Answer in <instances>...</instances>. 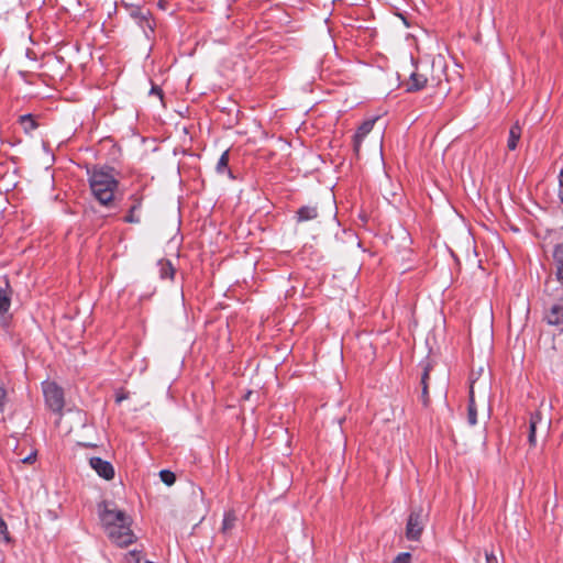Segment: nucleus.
<instances>
[{
	"label": "nucleus",
	"instance_id": "obj_1",
	"mask_svg": "<svg viewBox=\"0 0 563 563\" xmlns=\"http://www.w3.org/2000/svg\"><path fill=\"white\" fill-rule=\"evenodd\" d=\"M110 506L111 504L107 501L99 505V516L107 536L119 547H128L135 541V536L131 530L132 520L125 511Z\"/></svg>",
	"mask_w": 563,
	"mask_h": 563
},
{
	"label": "nucleus",
	"instance_id": "obj_2",
	"mask_svg": "<svg viewBox=\"0 0 563 563\" xmlns=\"http://www.w3.org/2000/svg\"><path fill=\"white\" fill-rule=\"evenodd\" d=\"M88 183L93 198L103 207H111L114 202L115 191L119 188V172L103 165L93 166L87 170Z\"/></svg>",
	"mask_w": 563,
	"mask_h": 563
},
{
	"label": "nucleus",
	"instance_id": "obj_3",
	"mask_svg": "<svg viewBox=\"0 0 563 563\" xmlns=\"http://www.w3.org/2000/svg\"><path fill=\"white\" fill-rule=\"evenodd\" d=\"M549 238L552 243L551 272L563 290V228L550 232Z\"/></svg>",
	"mask_w": 563,
	"mask_h": 563
},
{
	"label": "nucleus",
	"instance_id": "obj_4",
	"mask_svg": "<svg viewBox=\"0 0 563 563\" xmlns=\"http://www.w3.org/2000/svg\"><path fill=\"white\" fill-rule=\"evenodd\" d=\"M426 526V516L421 507L413 508L406 525V538L410 541H418L421 538Z\"/></svg>",
	"mask_w": 563,
	"mask_h": 563
},
{
	"label": "nucleus",
	"instance_id": "obj_5",
	"mask_svg": "<svg viewBox=\"0 0 563 563\" xmlns=\"http://www.w3.org/2000/svg\"><path fill=\"white\" fill-rule=\"evenodd\" d=\"M128 14L143 30L146 37H150V34L154 33L155 23L148 9H144L137 4H130L128 7Z\"/></svg>",
	"mask_w": 563,
	"mask_h": 563
},
{
	"label": "nucleus",
	"instance_id": "obj_6",
	"mask_svg": "<svg viewBox=\"0 0 563 563\" xmlns=\"http://www.w3.org/2000/svg\"><path fill=\"white\" fill-rule=\"evenodd\" d=\"M543 320L558 332L563 333V295L544 309Z\"/></svg>",
	"mask_w": 563,
	"mask_h": 563
},
{
	"label": "nucleus",
	"instance_id": "obj_7",
	"mask_svg": "<svg viewBox=\"0 0 563 563\" xmlns=\"http://www.w3.org/2000/svg\"><path fill=\"white\" fill-rule=\"evenodd\" d=\"M43 394L48 408L55 412L64 408V391L53 382L43 383Z\"/></svg>",
	"mask_w": 563,
	"mask_h": 563
},
{
	"label": "nucleus",
	"instance_id": "obj_8",
	"mask_svg": "<svg viewBox=\"0 0 563 563\" xmlns=\"http://www.w3.org/2000/svg\"><path fill=\"white\" fill-rule=\"evenodd\" d=\"M550 427V421L543 418V415L540 410H537L530 415L529 419V431H528V442L531 446L537 445V431L541 430L547 432Z\"/></svg>",
	"mask_w": 563,
	"mask_h": 563
},
{
	"label": "nucleus",
	"instance_id": "obj_9",
	"mask_svg": "<svg viewBox=\"0 0 563 563\" xmlns=\"http://www.w3.org/2000/svg\"><path fill=\"white\" fill-rule=\"evenodd\" d=\"M89 465L96 473L106 481H111L114 477V468L112 464L101 457L93 456L89 460Z\"/></svg>",
	"mask_w": 563,
	"mask_h": 563
},
{
	"label": "nucleus",
	"instance_id": "obj_10",
	"mask_svg": "<svg viewBox=\"0 0 563 563\" xmlns=\"http://www.w3.org/2000/svg\"><path fill=\"white\" fill-rule=\"evenodd\" d=\"M428 77L426 74L415 70L410 74L407 81L404 82L406 92H417L426 88Z\"/></svg>",
	"mask_w": 563,
	"mask_h": 563
},
{
	"label": "nucleus",
	"instance_id": "obj_11",
	"mask_svg": "<svg viewBox=\"0 0 563 563\" xmlns=\"http://www.w3.org/2000/svg\"><path fill=\"white\" fill-rule=\"evenodd\" d=\"M129 200L132 202V205L129 208L126 216L123 218V221L126 223L137 224L141 222L139 212L143 205V197L139 194H133L129 197Z\"/></svg>",
	"mask_w": 563,
	"mask_h": 563
},
{
	"label": "nucleus",
	"instance_id": "obj_12",
	"mask_svg": "<svg viewBox=\"0 0 563 563\" xmlns=\"http://www.w3.org/2000/svg\"><path fill=\"white\" fill-rule=\"evenodd\" d=\"M12 163L15 165L14 161ZM0 180L7 181L5 190L16 185V167L11 166L8 161L0 162Z\"/></svg>",
	"mask_w": 563,
	"mask_h": 563
},
{
	"label": "nucleus",
	"instance_id": "obj_13",
	"mask_svg": "<svg viewBox=\"0 0 563 563\" xmlns=\"http://www.w3.org/2000/svg\"><path fill=\"white\" fill-rule=\"evenodd\" d=\"M374 123H375V120H367V121H364L358 126V129L353 137V147L356 153H358L364 137L373 130Z\"/></svg>",
	"mask_w": 563,
	"mask_h": 563
},
{
	"label": "nucleus",
	"instance_id": "obj_14",
	"mask_svg": "<svg viewBox=\"0 0 563 563\" xmlns=\"http://www.w3.org/2000/svg\"><path fill=\"white\" fill-rule=\"evenodd\" d=\"M319 216L318 208L316 206H302L296 212V219L298 222H306L317 219Z\"/></svg>",
	"mask_w": 563,
	"mask_h": 563
},
{
	"label": "nucleus",
	"instance_id": "obj_15",
	"mask_svg": "<svg viewBox=\"0 0 563 563\" xmlns=\"http://www.w3.org/2000/svg\"><path fill=\"white\" fill-rule=\"evenodd\" d=\"M467 422L470 426H475L477 423V408L475 404L473 383L470 386L468 393Z\"/></svg>",
	"mask_w": 563,
	"mask_h": 563
},
{
	"label": "nucleus",
	"instance_id": "obj_16",
	"mask_svg": "<svg viewBox=\"0 0 563 563\" xmlns=\"http://www.w3.org/2000/svg\"><path fill=\"white\" fill-rule=\"evenodd\" d=\"M522 133V128L518 122L511 125L509 130V136L507 141V147L509 151H515L518 146Z\"/></svg>",
	"mask_w": 563,
	"mask_h": 563
},
{
	"label": "nucleus",
	"instance_id": "obj_17",
	"mask_svg": "<svg viewBox=\"0 0 563 563\" xmlns=\"http://www.w3.org/2000/svg\"><path fill=\"white\" fill-rule=\"evenodd\" d=\"M11 306L9 283L4 282V288L0 287V317H3Z\"/></svg>",
	"mask_w": 563,
	"mask_h": 563
},
{
	"label": "nucleus",
	"instance_id": "obj_18",
	"mask_svg": "<svg viewBox=\"0 0 563 563\" xmlns=\"http://www.w3.org/2000/svg\"><path fill=\"white\" fill-rule=\"evenodd\" d=\"M238 521V516L233 510H228L223 515L221 532L223 534H229L231 530L235 527Z\"/></svg>",
	"mask_w": 563,
	"mask_h": 563
},
{
	"label": "nucleus",
	"instance_id": "obj_19",
	"mask_svg": "<svg viewBox=\"0 0 563 563\" xmlns=\"http://www.w3.org/2000/svg\"><path fill=\"white\" fill-rule=\"evenodd\" d=\"M229 158H230V153H229V150H227L221 154V156L217 163L216 170L220 175L228 174L231 178H233L232 172L229 168Z\"/></svg>",
	"mask_w": 563,
	"mask_h": 563
},
{
	"label": "nucleus",
	"instance_id": "obj_20",
	"mask_svg": "<svg viewBox=\"0 0 563 563\" xmlns=\"http://www.w3.org/2000/svg\"><path fill=\"white\" fill-rule=\"evenodd\" d=\"M159 268V276L162 279H173L175 275V268L168 260H159L157 263Z\"/></svg>",
	"mask_w": 563,
	"mask_h": 563
},
{
	"label": "nucleus",
	"instance_id": "obj_21",
	"mask_svg": "<svg viewBox=\"0 0 563 563\" xmlns=\"http://www.w3.org/2000/svg\"><path fill=\"white\" fill-rule=\"evenodd\" d=\"M19 122L22 125L25 133H31L37 128L35 118L31 113L21 115L19 118Z\"/></svg>",
	"mask_w": 563,
	"mask_h": 563
},
{
	"label": "nucleus",
	"instance_id": "obj_22",
	"mask_svg": "<svg viewBox=\"0 0 563 563\" xmlns=\"http://www.w3.org/2000/svg\"><path fill=\"white\" fill-rule=\"evenodd\" d=\"M421 365H422V368H423V372H422V375H421V380H420L421 389L424 386L427 388H429V375H430V371L432 368V365L430 364V362H423V363H421Z\"/></svg>",
	"mask_w": 563,
	"mask_h": 563
},
{
	"label": "nucleus",
	"instance_id": "obj_23",
	"mask_svg": "<svg viewBox=\"0 0 563 563\" xmlns=\"http://www.w3.org/2000/svg\"><path fill=\"white\" fill-rule=\"evenodd\" d=\"M159 477H161L162 482L164 484H166L167 486H172L176 481L175 474L168 470H162L159 472Z\"/></svg>",
	"mask_w": 563,
	"mask_h": 563
},
{
	"label": "nucleus",
	"instance_id": "obj_24",
	"mask_svg": "<svg viewBox=\"0 0 563 563\" xmlns=\"http://www.w3.org/2000/svg\"><path fill=\"white\" fill-rule=\"evenodd\" d=\"M391 563H411V554L409 552L399 553Z\"/></svg>",
	"mask_w": 563,
	"mask_h": 563
},
{
	"label": "nucleus",
	"instance_id": "obj_25",
	"mask_svg": "<svg viewBox=\"0 0 563 563\" xmlns=\"http://www.w3.org/2000/svg\"><path fill=\"white\" fill-rule=\"evenodd\" d=\"M0 536L3 537L5 542L10 541V536H9V532H8V526H7L5 521L1 517H0Z\"/></svg>",
	"mask_w": 563,
	"mask_h": 563
},
{
	"label": "nucleus",
	"instance_id": "obj_26",
	"mask_svg": "<svg viewBox=\"0 0 563 563\" xmlns=\"http://www.w3.org/2000/svg\"><path fill=\"white\" fill-rule=\"evenodd\" d=\"M421 401H422L424 407H427L429 405V402H430L429 388H427L426 386L421 390Z\"/></svg>",
	"mask_w": 563,
	"mask_h": 563
},
{
	"label": "nucleus",
	"instance_id": "obj_27",
	"mask_svg": "<svg viewBox=\"0 0 563 563\" xmlns=\"http://www.w3.org/2000/svg\"><path fill=\"white\" fill-rule=\"evenodd\" d=\"M486 563H498V558L493 551H485Z\"/></svg>",
	"mask_w": 563,
	"mask_h": 563
},
{
	"label": "nucleus",
	"instance_id": "obj_28",
	"mask_svg": "<svg viewBox=\"0 0 563 563\" xmlns=\"http://www.w3.org/2000/svg\"><path fill=\"white\" fill-rule=\"evenodd\" d=\"M150 95H155L161 100L163 99V90L158 86L153 85L151 88Z\"/></svg>",
	"mask_w": 563,
	"mask_h": 563
},
{
	"label": "nucleus",
	"instance_id": "obj_29",
	"mask_svg": "<svg viewBox=\"0 0 563 563\" xmlns=\"http://www.w3.org/2000/svg\"><path fill=\"white\" fill-rule=\"evenodd\" d=\"M559 183H560L559 198H560L561 202L563 203V169L560 173Z\"/></svg>",
	"mask_w": 563,
	"mask_h": 563
},
{
	"label": "nucleus",
	"instance_id": "obj_30",
	"mask_svg": "<svg viewBox=\"0 0 563 563\" xmlns=\"http://www.w3.org/2000/svg\"><path fill=\"white\" fill-rule=\"evenodd\" d=\"M126 395L125 394H118L117 397H115V401L118 404L122 402L124 399H126Z\"/></svg>",
	"mask_w": 563,
	"mask_h": 563
},
{
	"label": "nucleus",
	"instance_id": "obj_31",
	"mask_svg": "<svg viewBox=\"0 0 563 563\" xmlns=\"http://www.w3.org/2000/svg\"><path fill=\"white\" fill-rule=\"evenodd\" d=\"M157 5L162 9V10H165L166 9V5H167V2L165 0H159Z\"/></svg>",
	"mask_w": 563,
	"mask_h": 563
},
{
	"label": "nucleus",
	"instance_id": "obj_32",
	"mask_svg": "<svg viewBox=\"0 0 563 563\" xmlns=\"http://www.w3.org/2000/svg\"><path fill=\"white\" fill-rule=\"evenodd\" d=\"M131 3L129 2H125V1H122V5L128 10V7L130 5Z\"/></svg>",
	"mask_w": 563,
	"mask_h": 563
}]
</instances>
